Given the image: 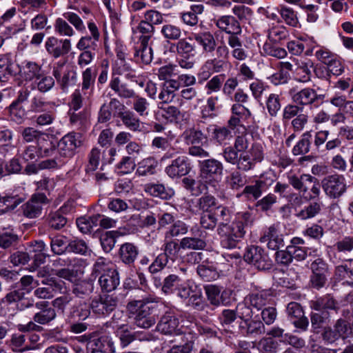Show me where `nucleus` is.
<instances>
[{
	"instance_id": "obj_1",
	"label": "nucleus",
	"mask_w": 353,
	"mask_h": 353,
	"mask_svg": "<svg viewBox=\"0 0 353 353\" xmlns=\"http://www.w3.org/2000/svg\"><path fill=\"white\" fill-rule=\"evenodd\" d=\"M219 211L222 219L218 225L216 233L219 236L221 245L223 248L234 249L244 237L245 227L253 223L252 214L248 211L239 212L236 220L229 224L231 219L230 210L226 207H220Z\"/></svg>"
},
{
	"instance_id": "obj_2",
	"label": "nucleus",
	"mask_w": 353,
	"mask_h": 353,
	"mask_svg": "<svg viewBox=\"0 0 353 353\" xmlns=\"http://www.w3.org/2000/svg\"><path fill=\"white\" fill-rule=\"evenodd\" d=\"M289 184L302 194L307 201H312L301 209L296 216L301 220L315 217L322 211L323 204L319 200L321 194L319 181L309 174H303L299 176L293 174L288 176Z\"/></svg>"
},
{
	"instance_id": "obj_3",
	"label": "nucleus",
	"mask_w": 353,
	"mask_h": 353,
	"mask_svg": "<svg viewBox=\"0 0 353 353\" xmlns=\"http://www.w3.org/2000/svg\"><path fill=\"white\" fill-rule=\"evenodd\" d=\"M250 142L247 134H241L234 138L232 145L224 147L221 155L229 164L236 165L239 170L248 172L256 163L248 151Z\"/></svg>"
},
{
	"instance_id": "obj_4",
	"label": "nucleus",
	"mask_w": 353,
	"mask_h": 353,
	"mask_svg": "<svg viewBox=\"0 0 353 353\" xmlns=\"http://www.w3.org/2000/svg\"><path fill=\"white\" fill-rule=\"evenodd\" d=\"M152 302V299L143 298L140 300H132L128 303L127 309L137 327L148 329L154 325L156 319L155 315L152 314L154 307L149 305Z\"/></svg>"
},
{
	"instance_id": "obj_5",
	"label": "nucleus",
	"mask_w": 353,
	"mask_h": 353,
	"mask_svg": "<svg viewBox=\"0 0 353 353\" xmlns=\"http://www.w3.org/2000/svg\"><path fill=\"white\" fill-rule=\"evenodd\" d=\"M21 136L26 142H36L41 157H49L55 152V145L47 133L27 127L23 130Z\"/></svg>"
},
{
	"instance_id": "obj_6",
	"label": "nucleus",
	"mask_w": 353,
	"mask_h": 353,
	"mask_svg": "<svg viewBox=\"0 0 353 353\" xmlns=\"http://www.w3.org/2000/svg\"><path fill=\"white\" fill-rule=\"evenodd\" d=\"M93 272L99 275V283L103 292H112L119 285V272L103 260L99 259L94 263Z\"/></svg>"
},
{
	"instance_id": "obj_7",
	"label": "nucleus",
	"mask_w": 353,
	"mask_h": 353,
	"mask_svg": "<svg viewBox=\"0 0 353 353\" xmlns=\"http://www.w3.org/2000/svg\"><path fill=\"white\" fill-rule=\"evenodd\" d=\"M193 39L201 47L202 52L206 55H212L216 51L218 58L228 59L230 50L225 44L217 46V42L210 31L193 34Z\"/></svg>"
},
{
	"instance_id": "obj_8",
	"label": "nucleus",
	"mask_w": 353,
	"mask_h": 353,
	"mask_svg": "<svg viewBox=\"0 0 353 353\" xmlns=\"http://www.w3.org/2000/svg\"><path fill=\"white\" fill-rule=\"evenodd\" d=\"M199 167L200 177L204 183L216 188L223 174V163L220 161L212 158L199 161Z\"/></svg>"
},
{
	"instance_id": "obj_9",
	"label": "nucleus",
	"mask_w": 353,
	"mask_h": 353,
	"mask_svg": "<svg viewBox=\"0 0 353 353\" xmlns=\"http://www.w3.org/2000/svg\"><path fill=\"white\" fill-rule=\"evenodd\" d=\"M118 298L114 294H101L94 296L90 303L92 313L99 318H106L118 305Z\"/></svg>"
},
{
	"instance_id": "obj_10",
	"label": "nucleus",
	"mask_w": 353,
	"mask_h": 353,
	"mask_svg": "<svg viewBox=\"0 0 353 353\" xmlns=\"http://www.w3.org/2000/svg\"><path fill=\"white\" fill-rule=\"evenodd\" d=\"M325 194L331 199L341 197L347 191L345 177L339 174H334L324 177L321 182Z\"/></svg>"
},
{
	"instance_id": "obj_11",
	"label": "nucleus",
	"mask_w": 353,
	"mask_h": 353,
	"mask_svg": "<svg viewBox=\"0 0 353 353\" xmlns=\"http://www.w3.org/2000/svg\"><path fill=\"white\" fill-rule=\"evenodd\" d=\"M52 75L63 92H68L69 88L77 82V73L72 67L64 63L57 62L52 68Z\"/></svg>"
},
{
	"instance_id": "obj_12",
	"label": "nucleus",
	"mask_w": 353,
	"mask_h": 353,
	"mask_svg": "<svg viewBox=\"0 0 353 353\" xmlns=\"http://www.w3.org/2000/svg\"><path fill=\"white\" fill-rule=\"evenodd\" d=\"M243 258L247 263L252 264L259 270H268L272 266V261L268 253L264 249L257 245L248 248Z\"/></svg>"
},
{
	"instance_id": "obj_13",
	"label": "nucleus",
	"mask_w": 353,
	"mask_h": 353,
	"mask_svg": "<svg viewBox=\"0 0 353 353\" xmlns=\"http://www.w3.org/2000/svg\"><path fill=\"white\" fill-rule=\"evenodd\" d=\"M47 53L54 59L67 56L72 50V42L68 38H58L55 36L48 37L45 41Z\"/></svg>"
},
{
	"instance_id": "obj_14",
	"label": "nucleus",
	"mask_w": 353,
	"mask_h": 353,
	"mask_svg": "<svg viewBox=\"0 0 353 353\" xmlns=\"http://www.w3.org/2000/svg\"><path fill=\"white\" fill-rule=\"evenodd\" d=\"M274 182V179L273 176L262 174L250 185H246L241 195L245 196L249 200H257L261 196L263 192L268 191Z\"/></svg>"
},
{
	"instance_id": "obj_15",
	"label": "nucleus",
	"mask_w": 353,
	"mask_h": 353,
	"mask_svg": "<svg viewBox=\"0 0 353 353\" xmlns=\"http://www.w3.org/2000/svg\"><path fill=\"white\" fill-rule=\"evenodd\" d=\"M49 203V200L44 192H37L21 206L22 214L28 219H35L41 214L43 205Z\"/></svg>"
},
{
	"instance_id": "obj_16",
	"label": "nucleus",
	"mask_w": 353,
	"mask_h": 353,
	"mask_svg": "<svg viewBox=\"0 0 353 353\" xmlns=\"http://www.w3.org/2000/svg\"><path fill=\"white\" fill-rule=\"evenodd\" d=\"M81 134L71 132L64 135L58 143L59 157L72 158L76 153L77 149L81 145Z\"/></svg>"
},
{
	"instance_id": "obj_17",
	"label": "nucleus",
	"mask_w": 353,
	"mask_h": 353,
	"mask_svg": "<svg viewBox=\"0 0 353 353\" xmlns=\"http://www.w3.org/2000/svg\"><path fill=\"white\" fill-rule=\"evenodd\" d=\"M210 140L220 146H228L233 139V133L228 127L217 124H210L206 128Z\"/></svg>"
},
{
	"instance_id": "obj_18",
	"label": "nucleus",
	"mask_w": 353,
	"mask_h": 353,
	"mask_svg": "<svg viewBox=\"0 0 353 353\" xmlns=\"http://www.w3.org/2000/svg\"><path fill=\"white\" fill-rule=\"evenodd\" d=\"M88 28L90 31V35L82 36L76 44L78 50H90L97 52L98 43L100 39V32L93 21L88 22Z\"/></svg>"
},
{
	"instance_id": "obj_19",
	"label": "nucleus",
	"mask_w": 353,
	"mask_h": 353,
	"mask_svg": "<svg viewBox=\"0 0 353 353\" xmlns=\"http://www.w3.org/2000/svg\"><path fill=\"white\" fill-rule=\"evenodd\" d=\"M86 341L88 353H114L116 351L113 341L107 336L90 337Z\"/></svg>"
},
{
	"instance_id": "obj_20",
	"label": "nucleus",
	"mask_w": 353,
	"mask_h": 353,
	"mask_svg": "<svg viewBox=\"0 0 353 353\" xmlns=\"http://www.w3.org/2000/svg\"><path fill=\"white\" fill-rule=\"evenodd\" d=\"M191 163L189 159L185 156H179L172 161L165 172L172 179H179L186 176L191 170Z\"/></svg>"
},
{
	"instance_id": "obj_21",
	"label": "nucleus",
	"mask_w": 353,
	"mask_h": 353,
	"mask_svg": "<svg viewBox=\"0 0 353 353\" xmlns=\"http://www.w3.org/2000/svg\"><path fill=\"white\" fill-rule=\"evenodd\" d=\"M323 98V94H318L316 91L311 88H305L292 95L293 103L302 109L305 106L315 105L319 99Z\"/></svg>"
},
{
	"instance_id": "obj_22",
	"label": "nucleus",
	"mask_w": 353,
	"mask_h": 353,
	"mask_svg": "<svg viewBox=\"0 0 353 353\" xmlns=\"http://www.w3.org/2000/svg\"><path fill=\"white\" fill-rule=\"evenodd\" d=\"M259 241L266 243L268 248L272 250H277L284 246L283 236L279 233L274 225L270 226L263 232Z\"/></svg>"
},
{
	"instance_id": "obj_23",
	"label": "nucleus",
	"mask_w": 353,
	"mask_h": 353,
	"mask_svg": "<svg viewBox=\"0 0 353 353\" xmlns=\"http://www.w3.org/2000/svg\"><path fill=\"white\" fill-rule=\"evenodd\" d=\"M336 279L343 281V285L353 288V259L343 261L334 270Z\"/></svg>"
},
{
	"instance_id": "obj_24",
	"label": "nucleus",
	"mask_w": 353,
	"mask_h": 353,
	"mask_svg": "<svg viewBox=\"0 0 353 353\" xmlns=\"http://www.w3.org/2000/svg\"><path fill=\"white\" fill-rule=\"evenodd\" d=\"M215 24L219 29L229 34L230 36H237L241 32L239 22L235 17L230 15H225L215 21Z\"/></svg>"
},
{
	"instance_id": "obj_25",
	"label": "nucleus",
	"mask_w": 353,
	"mask_h": 353,
	"mask_svg": "<svg viewBox=\"0 0 353 353\" xmlns=\"http://www.w3.org/2000/svg\"><path fill=\"white\" fill-rule=\"evenodd\" d=\"M310 307L316 312L339 310L338 303L332 295L327 294L310 301Z\"/></svg>"
},
{
	"instance_id": "obj_26",
	"label": "nucleus",
	"mask_w": 353,
	"mask_h": 353,
	"mask_svg": "<svg viewBox=\"0 0 353 353\" xmlns=\"http://www.w3.org/2000/svg\"><path fill=\"white\" fill-rule=\"evenodd\" d=\"M179 321L178 318L170 312L165 313L159 321L157 329L165 334H178Z\"/></svg>"
},
{
	"instance_id": "obj_27",
	"label": "nucleus",
	"mask_w": 353,
	"mask_h": 353,
	"mask_svg": "<svg viewBox=\"0 0 353 353\" xmlns=\"http://www.w3.org/2000/svg\"><path fill=\"white\" fill-rule=\"evenodd\" d=\"M15 73L12 54L10 52L0 54V81L7 82Z\"/></svg>"
},
{
	"instance_id": "obj_28",
	"label": "nucleus",
	"mask_w": 353,
	"mask_h": 353,
	"mask_svg": "<svg viewBox=\"0 0 353 353\" xmlns=\"http://www.w3.org/2000/svg\"><path fill=\"white\" fill-rule=\"evenodd\" d=\"M118 254L119 258L122 263L127 265H131L137 260L139 254V250L134 243L126 242L120 246Z\"/></svg>"
},
{
	"instance_id": "obj_29",
	"label": "nucleus",
	"mask_w": 353,
	"mask_h": 353,
	"mask_svg": "<svg viewBox=\"0 0 353 353\" xmlns=\"http://www.w3.org/2000/svg\"><path fill=\"white\" fill-rule=\"evenodd\" d=\"M173 46L176 48L177 54L182 58L190 59L196 54V45L192 37L180 38Z\"/></svg>"
},
{
	"instance_id": "obj_30",
	"label": "nucleus",
	"mask_w": 353,
	"mask_h": 353,
	"mask_svg": "<svg viewBox=\"0 0 353 353\" xmlns=\"http://www.w3.org/2000/svg\"><path fill=\"white\" fill-rule=\"evenodd\" d=\"M109 86L120 98L131 99L136 94L133 89L130 88L126 83L122 82L119 77L114 74L111 77Z\"/></svg>"
},
{
	"instance_id": "obj_31",
	"label": "nucleus",
	"mask_w": 353,
	"mask_h": 353,
	"mask_svg": "<svg viewBox=\"0 0 353 353\" xmlns=\"http://www.w3.org/2000/svg\"><path fill=\"white\" fill-rule=\"evenodd\" d=\"M152 42L143 43L138 42L134 49V60L137 63L149 64L153 57Z\"/></svg>"
},
{
	"instance_id": "obj_32",
	"label": "nucleus",
	"mask_w": 353,
	"mask_h": 353,
	"mask_svg": "<svg viewBox=\"0 0 353 353\" xmlns=\"http://www.w3.org/2000/svg\"><path fill=\"white\" fill-rule=\"evenodd\" d=\"M239 328L248 335L259 336L265 332L263 322L258 316L252 317L248 321H244L239 325Z\"/></svg>"
},
{
	"instance_id": "obj_33",
	"label": "nucleus",
	"mask_w": 353,
	"mask_h": 353,
	"mask_svg": "<svg viewBox=\"0 0 353 353\" xmlns=\"http://www.w3.org/2000/svg\"><path fill=\"white\" fill-rule=\"evenodd\" d=\"M223 97L221 94L208 97L206 100V104L202 110L203 116L210 118L216 117L223 107Z\"/></svg>"
},
{
	"instance_id": "obj_34",
	"label": "nucleus",
	"mask_w": 353,
	"mask_h": 353,
	"mask_svg": "<svg viewBox=\"0 0 353 353\" xmlns=\"http://www.w3.org/2000/svg\"><path fill=\"white\" fill-rule=\"evenodd\" d=\"M21 76L26 81H32L39 78L43 73L42 65L32 61H26L21 70Z\"/></svg>"
},
{
	"instance_id": "obj_35",
	"label": "nucleus",
	"mask_w": 353,
	"mask_h": 353,
	"mask_svg": "<svg viewBox=\"0 0 353 353\" xmlns=\"http://www.w3.org/2000/svg\"><path fill=\"white\" fill-rule=\"evenodd\" d=\"M204 11L203 4H193L190 7V10L180 14L181 19L183 23L188 26H195L199 22L198 15Z\"/></svg>"
},
{
	"instance_id": "obj_36",
	"label": "nucleus",
	"mask_w": 353,
	"mask_h": 353,
	"mask_svg": "<svg viewBox=\"0 0 353 353\" xmlns=\"http://www.w3.org/2000/svg\"><path fill=\"white\" fill-rule=\"evenodd\" d=\"M118 117L122 121L123 124L130 130L132 132L142 130L143 123L133 112L125 110L123 112H120Z\"/></svg>"
},
{
	"instance_id": "obj_37",
	"label": "nucleus",
	"mask_w": 353,
	"mask_h": 353,
	"mask_svg": "<svg viewBox=\"0 0 353 353\" xmlns=\"http://www.w3.org/2000/svg\"><path fill=\"white\" fill-rule=\"evenodd\" d=\"M221 288L215 285H207L205 286V291L207 294L208 300L214 305L219 306L220 304L226 305L228 302L224 298L228 293L223 291L221 294Z\"/></svg>"
},
{
	"instance_id": "obj_38",
	"label": "nucleus",
	"mask_w": 353,
	"mask_h": 353,
	"mask_svg": "<svg viewBox=\"0 0 353 353\" xmlns=\"http://www.w3.org/2000/svg\"><path fill=\"white\" fill-rule=\"evenodd\" d=\"M220 207L223 206H217L213 212L201 213L200 225L203 229L213 230L216 226L218 227L220 220L222 219V216L219 215V209Z\"/></svg>"
},
{
	"instance_id": "obj_39",
	"label": "nucleus",
	"mask_w": 353,
	"mask_h": 353,
	"mask_svg": "<svg viewBox=\"0 0 353 353\" xmlns=\"http://www.w3.org/2000/svg\"><path fill=\"white\" fill-rule=\"evenodd\" d=\"M25 200L24 197L19 195L9 194L0 196V214H3L13 211L19 205Z\"/></svg>"
},
{
	"instance_id": "obj_40",
	"label": "nucleus",
	"mask_w": 353,
	"mask_h": 353,
	"mask_svg": "<svg viewBox=\"0 0 353 353\" xmlns=\"http://www.w3.org/2000/svg\"><path fill=\"white\" fill-rule=\"evenodd\" d=\"M196 272L205 281H212L219 277V272L212 262H203L197 266Z\"/></svg>"
},
{
	"instance_id": "obj_41",
	"label": "nucleus",
	"mask_w": 353,
	"mask_h": 353,
	"mask_svg": "<svg viewBox=\"0 0 353 353\" xmlns=\"http://www.w3.org/2000/svg\"><path fill=\"white\" fill-rule=\"evenodd\" d=\"M145 191L151 196L162 199H170L174 194L171 188H166L163 184L148 183L144 187Z\"/></svg>"
},
{
	"instance_id": "obj_42",
	"label": "nucleus",
	"mask_w": 353,
	"mask_h": 353,
	"mask_svg": "<svg viewBox=\"0 0 353 353\" xmlns=\"http://www.w3.org/2000/svg\"><path fill=\"white\" fill-rule=\"evenodd\" d=\"M312 332L315 334L320 332L325 324L330 321V314L328 311L324 312H312L310 314Z\"/></svg>"
},
{
	"instance_id": "obj_43",
	"label": "nucleus",
	"mask_w": 353,
	"mask_h": 353,
	"mask_svg": "<svg viewBox=\"0 0 353 353\" xmlns=\"http://www.w3.org/2000/svg\"><path fill=\"white\" fill-rule=\"evenodd\" d=\"M228 46L232 48V57L238 61H244L248 58V52L243 48V43L238 36H229Z\"/></svg>"
},
{
	"instance_id": "obj_44",
	"label": "nucleus",
	"mask_w": 353,
	"mask_h": 353,
	"mask_svg": "<svg viewBox=\"0 0 353 353\" xmlns=\"http://www.w3.org/2000/svg\"><path fill=\"white\" fill-rule=\"evenodd\" d=\"M94 282L92 280H82L73 285L72 292L76 297L85 299L94 292Z\"/></svg>"
},
{
	"instance_id": "obj_45",
	"label": "nucleus",
	"mask_w": 353,
	"mask_h": 353,
	"mask_svg": "<svg viewBox=\"0 0 353 353\" xmlns=\"http://www.w3.org/2000/svg\"><path fill=\"white\" fill-rule=\"evenodd\" d=\"M116 73L124 76L127 80L138 84L141 88L145 86L146 79L143 76L137 75L128 64L120 65L117 69Z\"/></svg>"
},
{
	"instance_id": "obj_46",
	"label": "nucleus",
	"mask_w": 353,
	"mask_h": 353,
	"mask_svg": "<svg viewBox=\"0 0 353 353\" xmlns=\"http://www.w3.org/2000/svg\"><path fill=\"white\" fill-rule=\"evenodd\" d=\"M312 137L311 131L304 132L292 148V154L295 156L307 154L310 150Z\"/></svg>"
},
{
	"instance_id": "obj_47",
	"label": "nucleus",
	"mask_w": 353,
	"mask_h": 353,
	"mask_svg": "<svg viewBox=\"0 0 353 353\" xmlns=\"http://www.w3.org/2000/svg\"><path fill=\"white\" fill-rule=\"evenodd\" d=\"M333 250L342 255H347L353 252V236H344L339 238L333 245Z\"/></svg>"
},
{
	"instance_id": "obj_48",
	"label": "nucleus",
	"mask_w": 353,
	"mask_h": 353,
	"mask_svg": "<svg viewBox=\"0 0 353 353\" xmlns=\"http://www.w3.org/2000/svg\"><path fill=\"white\" fill-rule=\"evenodd\" d=\"M131 99H132V108L139 116L143 117L149 115L150 103L145 97L136 94Z\"/></svg>"
},
{
	"instance_id": "obj_49",
	"label": "nucleus",
	"mask_w": 353,
	"mask_h": 353,
	"mask_svg": "<svg viewBox=\"0 0 353 353\" xmlns=\"http://www.w3.org/2000/svg\"><path fill=\"white\" fill-rule=\"evenodd\" d=\"M265 106L269 115L276 117L281 109V97L275 93L270 94L265 100Z\"/></svg>"
},
{
	"instance_id": "obj_50",
	"label": "nucleus",
	"mask_w": 353,
	"mask_h": 353,
	"mask_svg": "<svg viewBox=\"0 0 353 353\" xmlns=\"http://www.w3.org/2000/svg\"><path fill=\"white\" fill-rule=\"evenodd\" d=\"M136 32L141 34L138 42L148 43L152 42L154 28L145 20H142L137 27Z\"/></svg>"
},
{
	"instance_id": "obj_51",
	"label": "nucleus",
	"mask_w": 353,
	"mask_h": 353,
	"mask_svg": "<svg viewBox=\"0 0 353 353\" xmlns=\"http://www.w3.org/2000/svg\"><path fill=\"white\" fill-rule=\"evenodd\" d=\"M289 37V32L284 26H274L268 31L270 41L279 43Z\"/></svg>"
},
{
	"instance_id": "obj_52",
	"label": "nucleus",
	"mask_w": 353,
	"mask_h": 353,
	"mask_svg": "<svg viewBox=\"0 0 353 353\" xmlns=\"http://www.w3.org/2000/svg\"><path fill=\"white\" fill-rule=\"evenodd\" d=\"M54 31L61 37H72L75 35V31L70 23L64 18H57L54 23Z\"/></svg>"
},
{
	"instance_id": "obj_53",
	"label": "nucleus",
	"mask_w": 353,
	"mask_h": 353,
	"mask_svg": "<svg viewBox=\"0 0 353 353\" xmlns=\"http://www.w3.org/2000/svg\"><path fill=\"white\" fill-rule=\"evenodd\" d=\"M157 166V161L153 157L143 159L138 163L136 174L139 176L153 174Z\"/></svg>"
},
{
	"instance_id": "obj_54",
	"label": "nucleus",
	"mask_w": 353,
	"mask_h": 353,
	"mask_svg": "<svg viewBox=\"0 0 353 353\" xmlns=\"http://www.w3.org/2000/svg\"><path fill=\"white\" fill-rule=\"evenodd\" d=\"M217 201L216 198L209 194H205L196 201V207L202 213L213 212L214 208H216Z\"/></svg>"
},
{
	"instance_id": "obj_55",
	"label": "nucleus",
	"mask_w": 353,
	"mask_h": 353,
	"mask_svg": "<svg viewBox=\"0 0 353 353\" xmlns=\"http://www.w3.org/2000/svg\"><path fill=\"white\" fill-rule=\"evenodd\" d=\"M181 249V242L178 243L175 240L165 239L162 254L169 260L174 261L178 257Z\"/></svg>"
},
{
	"instance_id": "obj_56",
	"label": "nucleus",
	"mask_w": 353,
	"mask_h": 353,
	"mask_svg": "<svg viewBox=\"0 0 353 353\" xmlns=\"http://www.w3.org/2000/svg\"><path fill=\"white\" fill-rule=\"evenodd\" d=\"M183 138L184 141L188 143L192 144H199L202 142L203 139H207L208 137L199 129L194 128H189L183 132Z\"/></svg>"
},
{
	"instance_id": "obj_57",
	"label": "nucleus",
	"mask_w": 353,
	"mask_h": 353,
	"mask_svg": "<svg viewBox=\"0 0 353 353\" xmlns=\"http://www.w3.org/2000/svg\"><path fill=\"white\" fill-rule=\"evenodd\" d=\"M54 85V79L51 76L44 75L43 73L34 81L32 88H37L41 93H46L50 91Z\"/></svg>"
},
{
	"instance_id": "obj_58",
	"label": "nucleus",
	"mask_w": 353,
	"mask_h": 353,
	"mask_svg": "<svg viewBox=\"0 0 353 353\" xmlns=\"http://www.w3.org/2000/svg\"><path fill=\"white\" fill-rule=\"evenodd\" d=\"M294 62L296 67V72L298 74H303L301 81L307 82L310 81L311 77V68H312L313 63L311 61L306 62L298 59H294Z\"/></svg>"
},
{
	"instance_id": "obj_59",
	"label": "nucleus",
	"mask_w": 353,
	"mask_h": 353,
	"mask_svg": "<svg viewBox=\"0 0 353 353\" xmlns=\"http://www.w3.org/2000/svg\"><path fill=\"white\" fill-rule=\"evenodd\" d=\"M228 59L212 57L208 59L204 63V67L211 73L223 72L228 66Z\"/></svg>"
},
{
	"instance_id": "obj_60",
	"label": "nucleus",
	"mask_w": 353,
	"mask_h": 353,
	"mask_svg": "<svg viewBox=\"0 0 353 353\" xmlns=\"http://www.w3.org/2000/svg\"><path fill=\"white\" fill-rule=\"evenodd\" d=\"M182 279L176 274H170L164 279L162 291L166 294H173L181 286Z\"/></svg>"
},
{
	"instance_id": "obj_61",
	"label": "nucleus",
	"mask_w": 353,
	"mask_h": 353,
	"mask_svg": "<svg viewBox=\"0 0 353 353\" xmlns=\"http://www.w3.org/2000/svg\"><path fill=\"white\" fill-rule=\"evenodd\" d=\"M268 294L265 291L250 293L245 299L253 307L261 310L267 303Z\"/></svg>"
},
{
	"instance_id": "obj_62",
	"label": "nucleus",
	"mask_w": 353,
	"mask_h": 353,
	"mask_svg": "<svg viewBox=\"0 0 353 353\" xmlns=\"http://www.w3.org/2000/svg\"><path fill=\"white\" fill-rule=\"evenodd\" d=\"M161 32L167 41H178L182 35L181 28L172 23L163 25Z\"/></svg>"
},
{
	"instance_id": "obj_63",
	"label": "nucleus",
	"mask_w": 353,
	"mask_h": 353,
	"mask_svg": "<svg viewBox=\"0 0 353 353\" xmlns=\"http://www.w3.org/2000/svg\"><path fill=\"white\" fill-rule=\"evenodd\" d=\"M180 241L183 250H203L207 245L205 241L196 237H184Z\"/></svg>"
},
{
	"instance_id": "obj_64",
	"label": "nucleus",
	"mask_w": 353,
	"mask_h": 353,
	"mask_svg": "<svg viewBox=\"0 0 353 353\" xmlns=\"http://www.w3.org/2000/svg\"><path fill=\"white\" fill-rule=\"evenodd\" d=\"M50 102L46 101L45 98L37 94L33 96L30 101L28 108V112L37 113L46 111Z\"/></svg>"
}]
</instances>
